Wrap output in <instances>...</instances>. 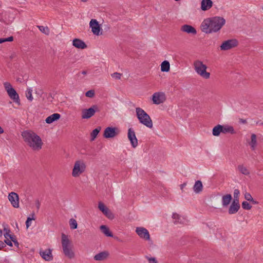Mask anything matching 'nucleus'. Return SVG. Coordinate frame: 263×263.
<instances>
[{"mask_svg": "<svg viewBox=\"0 0 263 263\" xmlns=\"http://www.w3.org/2000/svg\"><path fill=\"white\" fill-rule=\"evenodd\" d=\"M225 22V20L221 17L206 18L201 23L200 28L206 34L216 33L221 29Z\"/></svg>", "mask_w": 263, "mask_h": 263, "instance_id": "f257e3e1", "label": "nucleus"}, {"mask_svg": "<svg viewBox=\"0 0 263 263\" xmlns=\"http://www.w3.org/2000/svg\"><path fill=\"white\" fill-rule=\"evenodd\" d=\"M23 141L33 151L39 152L44 145L42 138L32 130H24L21 134Z\"/></svg>", "mask_w": 263, "mask_h": 263, "instance_id": "f03ea898", "label": "nucleus"}, {"mask_svg": "<svg viewBox=\"0 0 263 263\" xmlns=\"http://www.w3.org/2000/svg\"><path fill=\"white\" fill-rule=\"evenodd\" d=\"M61 244L64 255L69 259H73L76 254L73 250L72 241L67 235H61Z\"/></svg>", "mask_w": 263, "mask_h": 263, "instance_id": "7ed1b4c3", "label": "nucleus"}, {"mask_svg": "<svg viewBox=\"0 0 263 263\" xmlns=\"http://www.w3.org/2000/svg\"><path fill=\"white\" fill-rule=\"evenodd\" d=\"M87 169V164L85 160L83 159L76 160L71 170V175L73 178H79L84 174Z\"/></svg>", "mask_w": 263, "mask_h": 263, "instance_id": "20e7f679", "label": "nucleus"}, {"mask_svg": "<svg viewBox=\"0 0 263 263\" xmlns=\"http://www.w3.org/2000/svg\"><path fill=\"white\" fill-rule=\"evenodd\" d=\"M136 116L140 123L148 128L153 127V122L150 116L142 108H136Z\"/></svg>", "mask_w": 263, "mask_h": 263, "instance_id": "39448f33", "label": "nucleus"}, {"mask_svg": "<svg viewBox=\"0 0 263 263\" xmlns=\"http://www.w3.org/2000/svg\"><path fill=\"white\" fill-rule=\"evenodd\" d=\"M194 67L196 73L201 77L205 79H208L210 77V73L207 71V66L205 64L199 60H197L194 63Z\"/></svg>", "mask_w": 263, "mask_h": 263, "instance_id": "423d86ee", "label": "nucleus"}, {"mask_svg": "<svg viewBox=\"0 0 263 263\" xmlns=\"http://www.w3.org/2000/svg\"><path fill=\"white\" fill-rule=\"evenodd\" d=\"M151 100L153 104L159 105L164 104L166 101L167 97L165 92L157 91L154 92L152 96Z\"/></svg>", "mask_w": 263, "mask_h": 263, "instance_id": "0eeeda50", "label": "nucleus"}, {"mask_svg": "<svg viewBox=\"0 0 263 263\" xmlns=\"http://www.w3.org/2000/svg\"><path fill=\"white\" fill-rule=\"evenodd\" d=\"M89 27L93 34L99 36L102 34V28L101 25L96 20L92 18L89 22Z\"/></svg>", "mask_w": 263, "mask_h": 263, "instance_id": "6e6552de", "label": "nucleus"}, {"mask_svg": "<svg viewBox=\"0 0 263 263\" xmlns=\"http://www.w3.org/2000/svg\"><path fill=\"white\" fill-rule=\"evenodd\" d=\"M4 86L9 97L14 101L18 102L19 100L18 95L12 87V85L9 82H5Z\"/></svg>", "mask_w": 263, "mask_h": 263, "instance_id": "1a4fd4ad", "label": "nucleus"}, {"mask_svg": "<svg viewBox=\"0 0 263 263\" xmlns=\"http://www.w3.org/2000/svg\"><path fill=\"white\" fill-rule=\"evenodd\" d=\"M98 209L107 218L112 220L115 218V215L109 208L103 202L99 201L98 205Z\"/></svg>", "mask_w": 263, "mask_h": 263, "instance_id": "9d476101", "label": "nucleus"}, {"mask_svg": "<svg viewBox=\"0 0 263 263\" xmlns=\"http://www.w3.org/2000/svg\"><path fill=\"white\" fill-rule=\"evenodd\" d=\"M238 42L236 39L228 40L223 41L219 48L221 51H227L237 47Z\"/></svg>", "mask_w": 263, "mask_h": 263, "instance_id": "9b49d317", "label": "nucleus"}, {"mask_svg": "<svg viewBox=\"0 0 263 263\" xmlns=\"http://www.w3.org/2000/svg\"><path fill=\"white\" fill-rule=\"evenodd\" d=\"M4 231L5 233L4 234V236L5 239L4 240L5 242L8 245V246L12 247V243L11 241H13L14 244L16 246L18 247V242L17 241L16 239L15 236H12L10 234V230H7L6 228H4Z\"/></svg>", "mask_w": 263, "mask_h": 263, "instance_id": "f8f14e48", "label": "nucleus"}, {"mask_svg": "<svg viewBox=\"0 0 263 263\" xmlns=\"http://www.w3.org/2000/svg\"><path fill=\"white\" fill-rule=\"evenodd\" d=\"M97 109L96 106H93L89 108H84L81 110V118L82 119H87L92 117Z\"/></svg>", "mask_w": 263, "mask_h": 263, "instance_id": "ddd939ff", "label": "nucleus"}, {"mask_svg": "<svg viewBox=\"0 0 263 263\" xmlns=\"http://www.w3.org/2000/svg\"><path fill=\"white\" fill-rule=\"evenodd\" d=\"M119 133V130L117 127H107L104 132L103 136L107 139L113 138Z\"/></svg>", "mask_w": 263, "mask_h": 263, "instance_id": "4468645a", "label": "nucleus"}, {"mask_svg": "<svg viewBox=\"0 0 263 263\" xmlns=\"http://www.w3.org/2000/svg\"><path fill=\"white\" fill-rule=\"evenodd\" d=\"M136 232L140 238L146 240H150L149 233L145 228L143 227H137L136 229Z\"/></svg>", "mask_w": 263, "mask_h": 263, "instance_id": "2eb2a0df", "label": "nucleus"}, {"mask_svg": "<svg viewBox=\"0 0 263 263\" xmlns=\"http://www.w3.org/2000/svg\"><path fill=\"white\" fill-rule=\"evenodd\" d=\"M52 250L51 249H47L41 250L40 254L42 258L46 261H51L53 259V256L52 254Z\"/></svg>", "mask_w": 263, "mask_h": 263, "instance_id": "dca6fc26", "label": "nucleus"}, {"mask_svg": "<svg viewBox=\"0 0 263 263\" xmlns=\"http://www.w3.org/2000/svg\"><path fill=\"white\" fill-rule=\"evenodd\" d=\"M8 199L14 208H18L19 207V197L16 193H10L8 195Z\"/></svg>", "mask_w": 263, "mask_h": 263, "instance_id": "f3484780", "label": "nucleus"}, {"mask_svg": "<svg viewBox=\"0 0 263 263\" xmlns=\"http://www.w3.org/2000/svg\"><path fill=\"white\" fill-rule=\"evenodd\" d=\"M128 138L134 147L137 146L138 140L136 137L135 133L131 128H129L128 131Z\"/></svg>", "mask_w": 263, "mask_h": 263, "instance_id": "a211bd4d", "label": "nucleus"}, {"mask_svg": "<svg viewBox=\"0 0 263 263\" xmlns=\"http://www.w3.org/2000/svg\"><path fill=\"white\" fill-rule=\"evenodd\" d=\"M240 208V205L237 199H234L231 203L229 209V213L233 214L236 213Z\"/></svg>", "mask_w": 263, "mask_h": 263, "instance_id": "6ab92c4d", "label": "nucleus"}, {"mask_svg": "<svg viewBox=\"0 0 263 263\" xmlns=\"http://www.w3.org/2000/svg\"><path fill=\"white\" fill-rule=\"evenodd\" d=\"M72 45L77 48L84 49L87 48V45L82 40L74 39L72 41Z\"/></svg>", "mask_w": 263, "mask_h": 263, "instance_id": "aec40b11", "label": "nucleus"}, {"mask_svg": "<svg viewBox=\"0 0 263 263\" xmlns=\"http://www.w3.org/2000/svg\"><path fill=\"white\" fill-rule=\"evenodd\" d=\"M181 30L184 32L193 35H195L197 33L195 28L189 25H184L182 26L181 27Z\"/></svg>", "mask_w": 263, "mask_h": 263, "instance_id": "412c9836", "label": "nucleus"}, {"mask_svg": "<svg viewBox=\"0 0 263 263\" xmlns=\"http://www.w3.org/2000/svg\"><path fill=\"white\" fill-rule=\"evenodd\" d=\"M61 118V115L58 113H54L47 117L45 122L47 124H51L53 122L58 121Z\"/></svg>", "mask_w": 263, "mask_h": 263, "instance_id": "4be33fe9", "label": "nucleus"}, {"mask_svg": "<svg viewBox=\"0 0 263 263\" xmlns=\"http://www.w3.org/2000/svg\"><path fill=\"white\" fill-rule=\"evenodd\" d=\"M109 253L107 251H103L96 254L94 259L97 261H103L106 260L109 256Z\"/></svg>", "mask_w": 263, "mask_h": 263, "instance_id": "5701e85b", "label": "nucleus"}, {"mask_svg": "<svg viewBox=\"0 0 263 263\" xmlns=\"http://www.w3.org/2000/svg\"><path fill=\"white\" fill-rule=\"evenodd\" d=\"M171 69L170 63L167 61H163L160 64V70L162 72H168Z\"/></svg>", "mask_w": 263, "mask_h": 263, "instance_id": "b1692460", "label": "nucleus"}, {"mask_svg": "<svg viewBox=\"0 0 263 263\" xmlns=\"http://www.w3.org/2000/svg\"><path fill=\"white\" fill-rule=\"evenodd\" d=\"M213 5L211 0H202L201 3V8L203 11L209 10Z\"/></svg>", "mask_w": 263, "mask_h": 263, "instance_id": "393cba45", "label": "nucleus"}, {"mask_svg": "<svg viewBox=\"0 0 263 263\" xmlns=\"http://www.w3.org/2000/svg\"><path fill=\"white\" fill-rule=\"evenodd\" d=\"M232 197L230 194H226L222 196V204L224 206H228L232 200Z\"/></svg>", "mask_w": 263, "mask_h": 263, "instance_id": "a878e982", "label": "nucleus"}, {"mask_svg": "<svg viewBox=\"0 0 263 263\" xmlns=\"http://www.w3.org/2000/svg\"><path fill=\"white\" fill-rule=\"evenodd\" d=\"M100 229L102 233L105 234L106 236L108 237H112V234L110 231L108 227L105 225H102L100 227Z\"/></svg>", "mask_w": 263, "mask_h": 263, "instance_id": "bb28decb", "label": "nucleus"}, {"mask_svg": "<svg viewBox=\"0 0 263 263\" xmlns=\"http://www.w3.org/2000/svg\"><path fill=\"white\" fill-rule=\"evenodd\" d=\"M223 131V126L221 125H217L214 127L212 130L213 135L214 136H219L220 133Z\"/></svg>", "mask_w": 263, "mask_h": 263, "instance_id": "cd10ccee", "label": "nucleus"}, {"mask_svg": "<svg viewBox=\"0 0 263 263\" xmlns=\"http://www.w3.org/2000/svg\"><path fill=\"white\" fill-rule=\"evenodd\" d=\"M203 185L200 181H197L195 182L194 186V190L196 193L200 192L202 190Z\"/></svg>", "mask_w": 263, "mask_h": 263, "instance_id": "c85d7f7f", "label": "nucleus"}, {"mask_svg": "<svg viewBox=\"0 0 263 263\" xmlns=\"http://www.w3.org/2000/svg\"><path fill=\"white\" fill-rule=\"evenodd\" d=\"M257 138L255 134H252L251 136V141L249 142V145L252 148H254L256 145Z\"/></svg>", "mask_w": 263, "mask_h": 263, "instance_id": "c756f323", "label": "nucleus"}, {"mask_svg": "<svg viewBox=\"0 0 263 263\" xmlns=\"http://www.w3.org/2000/svg\"><path fill=\"white\" fill-rule=\"evenodd\" d=\"M100 130L101 127H99L92 131L90 134L91 141H93L96 139Z\"/></svg>", "mask_w": 263, "mask_h": 263, "instance_id": "7c9ffc66", "label": "nucleus"}, {"mask_svg": "<svg viewBox=\"0 0 263 263\" xmlns=\"http://www.w3.org/2000/svg\"><path fill=\"white\" fill-rule=\"evenodd\" d=\"M222 133H230L232 134H234L235 133L233 127L231 126H226L224 127L223 126Z\"/></svg>", "mask_w": 263, "mask_h": 263, "instance_id": "2f4dec72", "label": "nucleus"}, {"mask_svg": "<svg viewBox=\"0 0 263 263\" xmlns=\"http://www.w3.org/2000/svg\"><path fill=\"white\" fill-rule=\"evenodd\" d=\"M238 170L242 174L245 175H248L250 174L249 170L243 165H239L238 166Z\"/></svg>", "mask_w": 263, "mask_h": 263, "instance_id": "473e14b6", "label": "nucleus"}, {"mask_svg": "<svg viewBox=\"0 0 263 263\" xmlns=\"http://www.w3.org/2000/svg\"><path fill=\"white\" fill-rule=\"evenodd\" d=\"M38 28L42 32L44 33L46 35H49L50 33V30L49 28L47 26H38Z\"/></svg>", "mask_w": 263, "mask_h": 263, "instance_id": "72a5a7b5", "label": "nucleus"}, {"mask_svg": "<svg viewBox=\"0 0 263 263\" xmlns=\"http://www.w3.org/2000/svg\"><path fill=\"white\" fill-rule=\"evenodd\" d=\"M245 198L248 200L252 202V203L254 204H258V202L256 201H255L253 199V198L252 197L251 194L248 193H246L245 194Z\"/></svg>", "mask_w": 263, "mask_h": 263, "instance_id": "f704fd0d", "label": "nucleus"}, {"mask_svg": "<svg viewBox=\"0 0 263 263\" xmlns=\"http://www.w3.org/2000/svg\"><path fill=\"white\" fill-rule=\"evenodd\" d=\"M26 97L29 101L31 102L33 101V97L32 95V90L31 89H27V92L26 93Z\"/></svg>", "mask_w": 263, "mask_h": 263, "instance_id": "c9c22d12", "label": "nucleus"}, {"mask_svg": "<svg viewBox=\"0 0 263 263\" xmlns=\"http://www.w3.org/2000/svg\"><path fill=\"white\" fill-rule=\"evenodd\" d=\"M69 225L72 229H76L77 228L78 223L76 220L74 219H70L69 220Z\"/></svg>", "mask_w": 263, "mask_h": 263, "instance_id": "e433bc0d", "label": "nucleus"}, {"mask_svg": "<svg viewBox=\"0 0 263 263\" xmlns=\"http://www.w3.org/2000/svg\"><path fill=\"white\" fill-rule=\"evenodd\" d=\"M242 207L243 209L247 210H250L252 208V206L247 201L242 202Z\"/></svg>", "mask_w": 263, "mask_h": 263, "instance_id": "4c0bfd02", "label": "nucleus"}, {"mask_svg": "<svg viewBox=\"0 0 263 263\" xmlns=\"http://www.w3.org/2000/svg\"><path fill=\"white\" fill-rule=\"evenodd\" d=\"M121 76L122 74L119 72H114L111 75V77L116 80L121 79Z\"/></svg>", "mask_w": 263, "mask_h": 263, "instance_id": "58836bf2", "label": "nucleus"}, {"mask_svg": "<svg viewBox=\"0 0 263 263\" xmlns=\"http://www.w3.org/2000/svg\"><path fill=\"white\" fill-rule=\"evenodd\" d=\"M95 95V91L90 90L86 92V96L89 98H92Z\"/></svg>", "mask_w": 263, "mask_h": 263, "instance_id": "ea45409f", "label": "nucleus"}, {"mask_svg": "<svg viewBox=\"0 0 263 263\" xmlns=\"http://www.w3.org/2000/svg\"><path fill=\"white\" fill-rule=\"evenodd\" d=\"M34 220V218L28 217L26 221V228L28 229L30 226V221Z\"/></svg>", "mask_w": 263, "mask_h": 263, "instance_id": "a19ab883", "label": "nucleus"}, {"mask_svg": "<svg viewBox=\"0 0 263 263\" xmlns=\"http://www.w3.org/2000/svg\"><path fill=\"white\" fill-rule=\"evenodd\" d=\"M239 191L238 190H235L234 192V197L237 199L239 196Z\"/></svg>", "mask_w": 263, "mask_h": 263, "instance_id": "79ce46f5", "label": "nucleus"}, {"mask_svg": "<svg viewBox=\"0 0 263 263\" xmlns=\"http://www.w3.org/2000/svg\"><path fill=\"white\" fill-rule=\"evenodd\" d=\"M149 263H157V261L154 258H149L148 259Z\"/></svg>", "mask_w": 263, "mask_h": 263, "instance_id": "37998d69", "label": "nucleus"}, {"mask_svg": "<svg viewBox=\"0 0 263 263\" xmlns=\"http://www.w3.org/2000/svg\"><path fill=\"white\" fill-rule=\"evenodd\" d=\"M6 42H12L13 41V36H10L8 38L5 39Z\"/></svg>", "mask_w": 263, "mask_h": 263, "instance_id": "c03bdc74", "label": "nucleus"}, {"mask_svg": "<svg viewBox=\"0 0 263 263\" xmlns=\"http://www.w3.org/2000/svg\"><path fill=\"white\" fill-rule=\"evenodd\" d=\"M179 215H178V214H174L173 215V218L174 219H178V218H179Z\"/></svg>", "mask_w": 263, "mask_h": 263, "instance_id": "a18cd8bd", "label": "nucleus"}, {"mask_svg": "<svg viewBox=\"0 0 263 263\" xmlns=\"http://www.w3.org/2000/svg\"><path fill=\"white\" fill-rule=\"evenodd\" d=\"M5 246V245H4V243L2 241H0V250H1L2 248H3Z\"/></svg>", "mask_w": 263, "mask_h": 263, "instance_id": "49530a36", "label": "nucleus"}, {"mask_svg": "<svg viewBox=\"0 0 263 263\" xmlns=\"http://www.w3.org/2000/svg\"><path fill=\"white\" fill-rule=\"evenodd\" d=\"M6 42L5 39H0V44Z\"/></svg>", "mask_w": 263, "mask_h": 263, "instance_id": "de8ad7c7", "label": "nucleus"}, {"mask_svg": "<svg viewBox=\"0 0 263 263\" xmlns=\"http://www.w3.org/2000/svg\"><path fill=\"white\" fill-rule=\"evenodd\" d=\"M82 3H86L88 2L89 0H80Z\"/></svg>", "mask_w": 263, "mask_h": 263, "instance_id": "09e8293b", "label": "nucleus"}, {"mask_svg": "<svg viewBox=\"0 0 263 263\" xmlns=\"http://www.w3.org/2000/svg\"><path fill=\"white\" fill-rule=\"evenodd\" d=\"M4 133V130L3 129V128L1 127V126H0V134H2Z\"/></svg>", "mask_w": 263, "mask_h": 263, "instance_id": "8fccbe9b", "label": "nucleus"}, {"mask_svg": "<svg viewBox=\"0 0 263 263\" xmlns=\"http://www.w3.org/2000/svg\"><path fill=\"white\" fill-rule=\"evenodd\" d=\"M241 121L242 123H246V122H247L246 120L241 119Z\"/></svg>", "mask_w": 263, "mask_h": 263, "instance_id": "3c124183", "label": "nucleus"}, {"mask_svg": "<svg viewBox=\"0 0 263 263\" xmlns=\"http://www.w3.org/2000/svg\"><path fill=\"white\" fill-rule=\"evenodd\" d=\"M3 234V232L1 230H0V236H1Z\"/></svg>", "mask_w": 263, "mask_h": 263, "instance_id": "603ef678", "label": "nucleus"}, {"mask_svg": "<svg viewBox=\"0 0 263 263\" xmlns=\"http://www.w3.org/2000/svg\"><path fill=\"white\" fill-rule=\"evenodd\" d=\"M262 9H263V7H262Z\"/></svg>", "mask_w": 263, "mask_h": 263, "instance_id": "864d4df0", "label": "nucleus"}]
</instances>
